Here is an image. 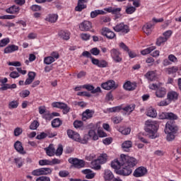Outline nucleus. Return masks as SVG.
<instances>
[{
	"instance_id": "nucleus-1",
	"label": "nucleus",
	"mask_w": 181,
	"mask_h": 181,
	"mask_svg": "<svg viewBox=\"0 0 181 181\" xmlns=\"http://www.w3.org/2000/svg\"><path fill=\"white\" fill-rule=\"evenodd\" d=\"M122 166L117 169L116 173L121 176H129L132 173V168L138 165V160L128 156L122 158Z\"/></svg>"
},
{
	"instance_id": "nucleus-2",
	"label": "nucleus",
	"mask_w": 181,
	"mask_h": 181,
	"mask_svg": "<svg viewBox=\"0 0 181 181\" xmlns=\"http://www.w3.org/2000/svg\"><path fill=\"white\" fill-rule=\"evenodd\" d=\"M145 125V131L147 132L148 138L151 139H155V138H158V136H159L158 134V124L156 122L147 120Z\"/></svg>"
},
{
	"instance_id": "nucleus-3",
	"label": "nucleus",
	"mask_w": 181,
	"mask_h": 181,
	"mask_svg": "<svg viewBox=\"0 0 181 181\" xmlns=\"http://www.w3.org/2000/svg\"><path fill=\"white\" fill-rule=\"evenodd\" d=\"M177 126L173 122H168L165 124V132L167 134V141L169 142L175 139V134L177 132Z\"/></svg>"
},
{
	"instance_id": "nucleus-4",
	"label": "nucleus",
	"mask_w": 181,
	"mask_h": 181,
	"mask_svg": "<svg viewBox=\"0 0 181 181\" xmlns=\"http://www.w3.org/2000/svg\"><path fill=\"white\" fill-rule=\"evenodd\" d=\"M69 163H71L76 169H81L86 166V162L83 160H78V158H70L69 159Z\"/></svg>"
},
{
	"instance_id": "nucleus-5",
	"label": "nucleus",
	"mask_w": 181,
	"mask_h": 181,
	"mask_svg": "<svg viewBox=\"0 0 181 181\" xmlns=\"http://www.w3.org/2000/svg\"><path fill=\"white\" fill-rule=\"evenodd\" d=\"M52 105L54 108H60V110H63L64 114H67L70 111V107L67 104L62 102H54L52 103Z\"/></svg>"
},
{
	"instance_id": "nucleus-6",
	"label": "nucleus",
	"mask_w": 181,
	"mask_h": 181,
	"mask_svg": "<svg viewBox=\"0 0 181 181\" xmlns=\"http://www.w3.org/2000/svg\"><path fill=\"white\" fill-rule=\"evenodd\" d=\"M102 88L103 90H115L118 88V85L115 84V81L114 80H109L107 82L103 83L101 84Z\"/></svg>"
},
{
	"instance_id": "nucleus-7",
	"label": "nucleus",
	"mask_w": 181,
	"mask_h": 181,
	"mask_svg": "<svg viewBox=\"0 0 181 181\" xmlns=\"http://www.w3.org/2000/svg\"><path fill=\"white\" fill-rule=\"evenodd\" d=\"M128 158V156L122 154L120 155L119 160L115 159V160L112 161L111 166L113 169H116L118 170L122 166V158Z\"/></svg>"
},
{
	"instance_id": "nucleus-8",
	"label": "nucleus",
	"mask_w": 181,
	"mask_h": 181,
	"mask_svg": "<svg viewBox=\"0 0 181 181\" xmlns=\"http://www.w3.org/2000/svg\"><path fill=\"white\" fill-rule=\"evenodd\" d=\"M113 29L115 32H121L122 33H128L129 32V27L122 23L113 27Z\"/></svg>"
},
{
	"instance_id": "nucleus-9",
	"label": "nucleus",
	"mask_w": 181,
	"mask_h": 181,
	"mask_svg": "<svg viewBox=\"0 0 181 181\" xmlns=\"http://www.w3.org/2000/svg\"><path fill=\"white\" fill-rule=\"evenodd\" d=\"M148 173V170L145 167H139L134 172V177H142V176H145Z\"/></svg>"
},
{
	"instance_id": "nucleus-10",
	"label": "nucleus",
	"mask_w": 181,
	"mask_h": 181,
	"mask_svg": "<svg viewBox=\"0 0 181 181\" xmlns=\"http://www.w3.org/2000/svg\"><path fill=\"white\" fill-rule=\"evenodd\" d=\"M111 57H112L113 60L116 63H120V62H122V58H121L119 53V51L115 48H113L110 50Z\"/></svg>"
},
{
	"instance_id": "nucleus-11",
	"label": "nucleus",
	"mask_w": 181,
	"mask_h": 181,
	"mask_svg": "<svg viewBox=\"0 0 181 181\" xmlns=\"http://www.w3.org/2000/svg\"><path fill=\"white\" fill-rule=\"evenodd\" d=\"M93 28V24L88 21H84L79 24V29L81 32H87Z\"/></svg>"
},
{
	"instance_id": "nucleus-12",
	"label": "nucleus",
	"mask_w": 181,
	"mask_h": 181,
	"mask_svg": "<svg viewBox=\"0 0 181 181\" xmlns=\"http://www.w3.org/2000/svg\"><path fill=\"white\" fill-rule=\"evenodd\" d=\"M101 33L103 36H105L107 39H114V37H115V33L110 30L108 28H103Z\"/></svg>"
},
{
	"instance_id": "nucleus-13",
	"label": "nucleus",
	"mask_w": 181,
	"mask_h": 181,
	"mask_svg": "<svg viewBox=\"0 0 181 181\" xmlns=\"http://www.w3.org/2000/svg\"><path fill=\"white\" fill-rule=\"evenodd\" d=\"M67 135L69 138H70L71 139H74V141H76V142H78V141H80V134L71 129L67 130Z\"/></svg>"
},
{
	"instance_id": "nucleus-14",
	"label": "nucleus",
	"mask_w": 181,
	"mask_h": 181,
	"mask_svg": "<svg viewBox=\"0 0 181 181\" xmlns=\"http://www.w3.org/2000/svg\"><path fill=\"white\" fill-rule=\"evenodd\" d=\"M87 3V0H78V4L75 7V11L76 12H81L83 9H86L87 8V5L84 4Z\"/></svg>"
},
{
	"instance_id": "nucleus-15",
	"label": "nucleus",
	"mask_w": 181,
	"mask_h": 181,
	"mask_svg": "<svg viewBox=\"0 0 181 181\" xmlns=\"http://www.w3.org/2000/svg\"><path fill=\"white\" fill-rule=\"evenodd\" d=\"M18 50H19V47L15 45H9L4 49V54H8L9 53H13V52H16Z\"/></svg>"
},
{
	"instance_id": "nucleus-16",
	"label": "nucleus",
	"mask_w": 181,
	"mask_h": 181,
	"mask_svg": "<svg viewBox=\"0 0 181 181\" xmlns=\"http://www.w3.org/2000/svg\"><path fill=\"white\" fill-rule=\"evenodd\" d=\"M93 115H94V111L88 109L82 113V119L83 121H87V119L93 118Z\"/></svg>"
},
{
	"instance_id": "nucleus-17",
	"label": "nucleus",
	"mask_w": 181,
	"mask_h": 181,
	"mask_svg": "<svg viewBox=\"0 0 181 181\" xmlns=\"http://www.w3.org/2000/svg\"><path fill=\"white\" fill-rule=\"evenodd\" d=\"M123 88L124 90H127L128 91H134L135 88H136V83H131V81L126 82Z\"/></svg>"
},
{
	"instance_id": "nucleus-18",
	"label": "nucleus",
	"mask_w": 181,
	"mask_h": 181,
	"mask_svg": "<svg viewBox=\"0 0 181 181\" xmlns=\"http://www.w3.org/2000/svg\"><path fill=\"white\" fill-rule=\"evenodd\" d=\"M14 149L18 152V153H25V151L23 149V146H22V142L20 141H17L14 144Z\"/></svg>"
},
{
	"instance_id": "nucleus-19",
	"label": "nucleus",
	"mask_w": 181,
	"mask_h": 181,
	"mask_svg": "<svg viewBox=\"0 0 181 181\" xmlns=\"http://www.w3.org/2000/svg\"><path fill=\"white\" fill-rule=\"evenodd\" d=\"M45 151L48 156H54L56 149L54 148V146H53V144H50L48 147L45 148Z\"/></svg>"
},
{
	"instance_id": "nucleus-20",
	"label": "nucleus",
	"mask_w": 181,
	"mask_h": 181,
	"mask_svg": "<svg viewBox=\"0 0 181 181\" xmlns=\"http://www.w3.org/2000/svg\"><path fill=\"white\" fill-rule=\"evenodd\" d=\"M122 150L124 152H129L131 148H132V141H126L122 144Z\"/></svg>"
},
{
	"instance_id": "nucleus-21",
	"label": "nucleus",
	"mask_w": 181,
	"mask_h": 181,
	"mask_svg": "<svg viewBox=\"0 0 181 181\" xmlns=\"http://www.w3.org/2000/svg\"><path fill=\"white\" fill-rule=\"evenodd\" d=\"M19 11H21V8H19V6L13 5L11 7L6 8V12L7 13L13 14V13H19Z\"/></svg>"
},
{
	"instance_id": "nucleus-22",
	"label": "nucleus",
	"mask_w": 181,
	"mask_h": 181,
	"mask_svg": "<svg viewBox=\"0 0 181 181\" xmlns=\"http://www.w3.org/2000/svg\"><path fill=\"white\" fill-rule=\"evenodd\" d=\"M82 173H83V175H86V179H94V177L95 176V173H92L90 169L83 170Z\"/></svg>"
},
{
	"instance_id": "nucleus-23",
	"label": "nucleus",
	"mask_w": 181,
	"mask_h": 181,
	"mask_svg": "<svg viewBox=\"0 0 181 181\" xmlns=\"http://www.w3.org/2000/svg\"><path fill=\"white\" fill-rule=\"evenodd\" d=\"M178 97L179 94L175 91H171L168 93V100H169L168 101H176Z\"/></svg>"
},
{
	"instance_id": "nucleus-24",
	"label": "nucleus",
	"mask_w": 181,
	"mask_h": 181,
	"mask_svg": "<svg viewBox=\"0 0 181 181\" xmlns=\"http://www.w3.org/2000/svg\"><path fill=\"white\" fill-rule=\"evenodd\" d=\"M145 77L148 78L150 81H153L156 77V72L155 71H148L145 74Z\"/></svg>"
},
{
	"instance_id": "nucleus-25",
	"label": "nucleus",
	"mask_w": 181,
	"mask_h": 181,
	"mask_svg": "<svg viewBox=\"0 0 181 181\" xmlns=\"http://www.w3.org/2000/svg\"><path fill=\"white\" fill-rule=\"evenodd\" d=\"M62 124L63 122L60 119V118H56L52 121V128H59Z\"/></svg>"
},
{
	"instance_id": "nucleus-26",
	"label": "nucleus",
	"mask_w": 181,
	"mask_h": 181,
	"mask_svg": "<svg viewBox=\"0 0 181 181\" xmlns=\"http://www.w3.org/2000/svg\"><path fill=\"white\" fill-rule=\"evenodd\" d=\"M104 179L105 180H112L114 179V174L110 170H105L104 173Z\"/></svg>"
},
{
	"instance_id": "nucleus-27",
	"label": "nucleus",
	"mask_w": 181,
	"mask_h": 181,
	"mask_svg": "<svg viewBox=\"0 0 181 181\" xmlns=\"http://www.w3.org/2000/svg\"><path fill=\"white\" fill-rule=\"evenodd\" d=\"M105 11L103 10H95L90 12V18H92V19H94V18H97L98 15H105Z\"/></svg>"
},
{
	"instance_id": "nucleus-28",
	"label": "nucleus",
	"mask_w": 181,
	"mask_h": 181,
	"mask_svg": "<svg viewBox=\"0 0 181 181\" xmlns=\"http://www.w3.org/2000/svg\"><path fill=\"white\" fill-rule=\"evenodd\" d=\"M97 160L99 161V163L101 165L105 163L107 160H108V156L107 153H102L100 156L97 158Z\"/></svg>"
},
{
	"instance_id": "nucleus-29",
	"label": "nucleus",
	"mask_w": 181,
	"mask_h": 181,
	"mask_svg": "<svg viewBox=\"0 0 181 181\" xmlns=\"http://www.w3.org/2000/svg\"><path fill=\"white\" fill-rule=\"evenodd\" d=\"M135 107H136L135 104L127 105L126 107H122V110L125 112H129V114H131V112H132L134 110H135Z\"/></svg>"
},
{
	"instance_id": "nucleus-30",
	"label": "nucleus",
	"mask_w": 181,
	"mask_h": 181,
	"mask_svg": "<svg viewBox=\"0 0 181 181\" xmlns=\"http://www.w3.org/2000/svg\"><path fill=\"white\" fill-rule=\"evenodd\" d=\"M59 36L61 37L64 40H69L70 39V33L64 30H61L59 33Z\"/></svg>"
},
{
	"instance_id": "nucleus-31",
	"label": "nucleus",
	"mask_w": 181,
	"mask_h": 181,
	"mask_svg": "<svg viewBox=\"0 0 181 181\" xmlns=\"http://www.w3.org/2000/svg\"><path fill=\"white\" fill-rule=\"evenodd\" d=\"M156 95L159 98L165 97V95H166V90L164 88H160L158 89L156 92Z\"/></svg>"
},
{
	"instance_id": "nucleus-32",
	"label": "nucleus",
	"mask_w": 181,
	"mask_h": 181,
	"mask_svg": "<svg viewBox=\"0 0 181 181\" xmlns=\"http://www.w3.org/2000/svg\"><path fill=\"white\" fill-rule=\"evenodd\" d=\"M59 16L56 14H49L48 16L46 18L45 21L47 22H50L51 23H54L57 21V18Z\"/></svg>"
},
{
	"instance_id": "nucleus-33",
	"label": "nucleus",
	"mask_w": 181,
	"mask_h": 181,
	"mask_svg": "<svg viewBox=\"0 0 181 181\" xmlns=\"http://www.w3.org/2000/svg\"><path fill=\"white\" fill-rule=\"evenodd\" d=\"M167 119H170L168 122H173L175 124V119H177V115L173 114V112H167Z\"/></svg>"
},
{
	"instance_id": "nucleus-34",
	"label": "nucleus",
	"mask_w": 181,
	"mask_h": 181,
	"mask_svg": "<svg viewBox=\"0 0 181 181\" xmlns=\"http://www.w3.org/2000/svg\"><path fill=\"white\" fill-rule=\"evenodd\" d=\"M178 70L179 68L177 66H172L170 68H166L165 71L167 73V74H175V73H176Z\"/></svg>"
},
{
	"instance_id": "nucleus-35",
	"label": "nucleus",
	"mask_w": 181,
	"mask_h": 181,
	"mask_svg": "<svg viewBox=\"0 0 181 181\" xmlns=\"http://www.w3.org/2000/svg\"><path fill=\"white\" fill-rule=\"evenodd\" d=\"M121 11H122L121 8H113L112 15H115V18L118 19L122 16Z\"/></svg>"
},
{
	"instance_id": "nucleus-36",
	"label": "nucleus",
	"mask_w": 181,
	"mask_h": 181,
	"mask_svg": "<svg viewBox=\"0 0 181 181\" xmlns=\"http://www.w3.org/2000/svg\"><path fill=\"white\" fill-rule=\"evenodd\" d=\"M100 164L101 163H100V161H98V159H95L91 162L93 169H95V170H100V169H101Z\"/></svg>"
},
{
	"instance_id": "nucleus-37",
	"label": "nucleus",
	"mask_w": 181,
	"mask_h": 181,
	"mask_svg": "<svg viewBox=\"0 0 181 181\" xmlns=\"http://www.w3.org/2000/svg\"><path fill=\"white\" fill-rule=\"evenodd\" d=\"M53 170L50 168H41V176L52 175Z\"/></svg>"
},
{
	"instance_id": "nucleus-38",
	"label": "nucleus",
	"mask_w": 181,
	"mask_h": 181,
	"mask_svg": "<svg viewBox=\"0 0 181 181\" xmlns=\"http://www.w3.org/2000/svg\"><path fill=\"white\" fill-rule=\"evenodd\" d=\"M158 115V113H156V110L155 109L150 107L147 111V116L151 117V118H156V117Z\"/></svg>"
},
{
	"instance_id": "nucleus-39",
	"label": "nucleus",
	"mask_w": 181,
	"mask_h": 181,
	"mask_svg": "<svg viewBox=\"0 0 181 181\" xmlns=\"http://www.w3.org/2000/svg\"><path fill=\"white\" fill-rule=\"evenodd\" d=\"M88 136L92 138L93 141H97L98 139V135H97V134H95V131L93 129L89 130Z\"/></svg>"
},
{
	"instance_id": "nucleus-40",
	"label": "nucleus",
	"mask_w": 181,
	"mask_h": 181,
	"mask_svg": "<svg viewBox=\"0 0 181 181\" xmlns=\"http://www.w3.org/2000/svg\"><path fill=\"white\" fill-rule=\"evenodd\" d=\"M155 49H156V47H150L148 48H146L144 50H142L141 52V54H143V56H145L146 54H149V53H151V52H153V50H155Z\"/></svg>"
},
{
	"instance_id": "nucleus-41",
	"label": "nucleus",
	"mask_w": 181,
	"mask_h": 181,
	"mask_svg": "<svg viewBox=\"0 0 181 181\" xmlns=\"http://www.w3.org/2000/svg\"><path fill=\"white\" fill-rule=\"evenodd\" d=\"M14 160L18 168H22V166H23V159H22V158H16Z\"/></svg>"
},
{
	"instance_id": "nucleus-42",
	"label": "nucleus",
	"mask_w": 181,
	"mask_h": 181,
	"mask_svg": "<svg viewBox=\"0 0 181 181\" xmlns=\"http://www.w3.org/2000/svg\"><path fill=\"white\" fill-rule=\"evenodd\" d=\"M9 42H11V40L8 37L1 40L0 47H5V46H6L9 43Z\"/></svg>"
},
{
	"instance_id": "nucleus-43",
	"label": "nucleus",
	"mask_w": 181,
	"mask_h": 181,
	"mask_svg": "<svg viewBox=\"0 0 181 181\" xmlns=\"http://www.w3.org/2000/svg\"><path fill=\"white\" fill-rule=\"evenodd\" d=\"M122 110V106H116L109 108V112H119Z\"/></svg>"
},
{
	"instance_id": "nucleus-44",
	"label": "nucleus",
	"mask_w": 181,
	"mask_h": 181,
	"mask_svg": "<svg viewBox=\"0 0 181 181\" xmlns=\"http://www.w3.org/2000/svg\"><path fill=\"white\" fill-rule=\"evenodd\" d=\"M39 122H37V120H34L30 125V129L32 130H35V129H37V128L39 127Z\"/></svg>"
},
{
	"instance_id": "nucleus-45",
	"label": "nucleus",
	"mask_w": 181,
	"mask_h": 181,
	"mask_svg": "<svg viewBox=\"0 0 181 181\" xmlns=\"http://www.w3.org/2000/svg\"><path fill=\"white\" fill-rule=\"evenodd\" d=\"M165 42H168L166 38H164L163 37H159L157 40H156V45L157 46H160L161 45H163Z\"/></svg>"
},
{
	"instance_id": "nucleus-46",
	"label": "nucleus",
	"mask_w": 181,
	"mask_h": 181,
	"mask_svg": "<svg viewBox=\"0 0 181 181\" xmlns=\"http://www.w3.org/2000/svg\"><path fill=\"white\" fill-rule=\"evenodd\" d=\"M54 62L53 57H47L44 59L45 64H52Z\"/></svg>"
},
{
	"instance_id": "nucleus-47",
	"label": "nucleus",
	"mask_w": 181,
	"mask_h": 181,
	"mask_svg": "<svg viewBox=\"0 0 181 181\" xmlns=\"http://www.w3.org/2000/svg\"><path fill=\"white\" fill-rule=\"evenodd\" d=\"M63 153V146L59 145L57 149V151L54 153V155L57 156H62Z\"/></svg>"
},
{
	"instance_id": "nucleus-48",
	"label": "nucleus",
	"mask_w": 181,
	"mask_h": 181,
	"mask_svg": "<svg viewBox=\"0 0 181 181\" xmlns=\"http://www.w3.org/2000/svg\"><path fill=\"white\" fill-rule=\"evenodd\" d=\"M121 134L123 135H129L131 134V128L127 127L124 129H119Z\"/></svg>"
},
{
	"instance_id": "nucleus-49",
	"label": "nucleus",
	"mask_w": 181,
	"mask_h": 181,
	"mask_svg": "<svg viewBox=\"0 0 181 181\" xmlns=\"http://www.w3.org/2000/svg\"><path fill=\"white\" fill-rule=\"evenodd\" d=\"M108 66V63L105 60H100L98 64V67H100L101 69H104V67H107Z\"/></svg>"
},
{
	"instance_id": "nucleus-50",
	"label": "nucleus",
	"mask_w": 181,
	"mask_h": 181,
	"mask_svg": "<svg viewBox=\"0 0 181 181\" xmlns=\"http://www.w3.org/2000/svg\"><path fill=\"white\" fill-rule=\"evenodd\" d=\"M19 105V103L16 100H13L9 103L8 107L9 108H18V106Z\"/></svg>"
},
{
	"instance_id": "nucleus-51",
	"label": "nucleus",
	"mask_w": 181,
	"mask_h": 181,
	"mask_svg": "<svg viewBox=\"0 0 181 181\" xmlns=\"http://www.w3.org/2000/svg\"><path fill=\"white\" fill-rule=\"evenodd\" d=\"M82 88H86L88 91H90L91 94H93V90H94V86L90 84H86L82 86Z\"/></svg>"
},
{
	"instance_id": "nucleus-52",
	"label": "nucleus",
	"mask_w": 181,
	"mask_h": 181,
	"mask_svg": "<svg viewBox=\"0 0 181 181\" xmlns=\"http://www.w3.org/2000/svg\"><path fill=\"white\" fill-rule=\"evenodd\" d=\"M23 132V130L21 127H16L14 129V136H19Z\"/></svg>"
},
{
	"instance_id": "nucleus-53",
	"label": "nucleus",
	"mask_w": 181,
	"mask_h": 181,
	"mask_svg": "<svg viewBox=\"0 0 181 181\" xmlns=\"http://www.w3.org/2000/svg\"><path fill=\"white\" fill-rule=\"evenodd\" d=\"M83 125V122L81 120H76L74 122V128H81Z\"/></svg>"
},
{
	"instance_id": "nucleus-54",
	"label": "nucleus",
	"mask_w": 181,
	"mask_h": 181,
	"mask_svg": "<svg viewBox=\"0 0 181 181\" xmlns=\"http://www.w3.org/2000/svg\"><path fill=\"white\" fill-rule=\"evenodd\" d=\"M100 49H98V48L97 47H94L90 49V54H93V56H98V54H100Z\"/></svg>"
},
{
	"instance_id": "nucleus-55",
	"label": "nucleus",
	"mask_w": 181,
	"mask_h": 181,
	"mask_svg": "<svg viewBox=\"0 0 181 181\" xmlns=\"http://www.w3.org/2000/svg\"><path fill=\"white\" fill-rule=\"evenodd\" d=\"M135 11H136V8H135L134 6H130L126 9V13H127L128 15H131V14L134 13V12H135Z\"/></svg>"
},
{
	"instance_id": "nucleus-56",
	"label": "nucleus",
	"mask_w": 181,
	"mask_h": 181,
	"mask_svg": "<svg viewBox=\"0 0 181 181\" xmlns=\"http://www.w3.org/2000/svg\"><path fill=\"white\" fill-rule=\"evenodd\" d=\"M173 33V32H172V30H170L165 31L163 34L164 36V39H166V40H168V39H169V37H170V36H172Z\"/></svg>"
},
{
	"instance_id": "nucleus-57",
	"label": "nucleus",
	"mask_w": 181,
	"mask_h": 181,
	"mask_svg": "<svg viewBox=\"0 0 181 181\" xmlns=\"http://www.w3.org/2000/svg\"><path fill=\"white\" fill-rule=\"evenodd\" d=\"M78 142H81V144H87V142H88V135H85L83 139L79 136V140H78Z\"/></svg>"
},
{
	"instance_id": "nucleus-58",
	"label": "nucleus",
	"mask_w": 181,
	"mask_h": 181,
	"mask_svg": "<svg viewBox=\"0 0 181 181\" xmlns=\"http://www.w3.org/2000/svg\"><path fill=\"white\" fill-rule=\"evenodd\" d=\"M31 175L33 176H42V170L41 168L34 170L32 173Z\"/></svg>"
},
{
	"instance_id": "nucleus-59",
	"label": "nucleus",
	"mask_w": 181,
	"mask_h": 181,
	"mask_svg": "<svg viewBox=\"0 0 181 181\" xmlns=\"http://www.w3.org/2000/svg\"><path fill=\"white\" fill-rule=\"evenodd\" d=\"M47 136V134L45 132H41L40 134L37 135L36 139H45Z\"/></svg>"
},
{
	"instance_id": "nucleus-60",
	"label": "nucleus",
	"mask_w": 181,
	"mask_h": 181,
	"mask_svg": "<svg viewBox=\"0 0 181 181\" xmlns=\"http://www.w3.org/2000/svg\"><path fill=\"white\" fill-rule=\"evenodd\" d=\"M39 165L40 166H45V165H50V160H40L39 161Z\"/></svg>"
},
{
	"instance_id": "nucleus-61",
	"label": "nucleus",
	"mask_w": 181,
	"mask_h": 181,
	"mask_svg": "<svg viewBox=\"0 0 181 181\" xmlns=\"http://www.w3.org/2000/svg\"><path fill=\"white\" fill-rule=\"evenodd\" d=\"M35 181H50V177L47 176H41L37 177Z\"/></svg>"
},
{
	"instance_id": "nucleus-62",
	"label": "nucleus",
	"mask_w": 181,
	"mask_h": 181,
	"mask_svg": "<svg viewBox=\"0 0 181 181\" xmlns=\"http://www.w3.org/2000/svg\"><path fill=\"white\" fill-rule=\"evenodd\" d=\"M81 37L82 40H90V35L88 33H82L81 34Z\"/></svg>"
},
{
	"instance_id": "nucleus-63",
	"label": "nucleus",
	"mask_w": 181,
	"mask_h": 181,
	"mask_svg": "<svg viewBox=\"0 0 181 181\" xmlns=\"http://www.w3.org/2000/svg\"><path fill=\"white\" fill-rule=\"evenodd\" d=\"M103 142L105 145H110L112 142V138L107 137L103 140Z\"/></svg>"
},
{
	"instance_id": "nucleus-64",
	"label": "nucleus",
	"mask_w": 181,
	"mask_h": 181,
	"mask_svg": "<svg viewBox=\"0 0 181 181\" xmlns=\"http://www.w3.org/2000/svg\"><path fill=\"white\" fill-rule=\"evenodd\" d=\"M16 16L12 15L1 16L0 19H15Z\"/></svg>"
}]
</instances>
